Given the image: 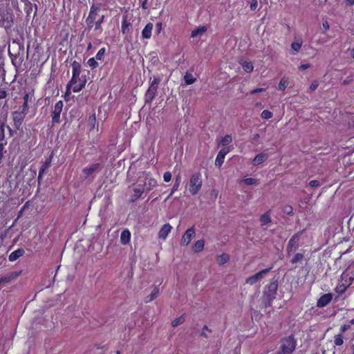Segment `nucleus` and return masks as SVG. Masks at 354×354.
<instances>
[{
	"label": "nucleus",
	"instance_id": "1",
	"mask_svg": "<svg viewBox=\"0 0 354 354\" xmlns=\"http://www.w3.org/2000/svg\"><path fill=\"white\" fill-rule=\"evenodd\" d=\"M72 66V77L68 82L73 85V91L78 93L81 91L86 86V77L85 75H81L82 65L77 61H73L71 64Z\"/></svg>",
	"mask_w": 354,
	"mask_h": 354
},
{
	"label": "nucleus",
	"instance_id": "2",
	"mask_svg": "<svg viewBox=\"0 0 354 354\" xmlns=\"http://www.w3.org/2000/svg\"><path fill=\"white\" fill-rule=\"evenodd\" d=\"M104 15H101L100 12L90 10L86 19L87 28L88 30L94 28L97 33L101 34L103 30L102 24L104 23Z\"/></svg>",
	"mask_w": 354,
	"mask_h": 354
},
{
	"label": "nucleus",
	"instance_id": "3",
	"mask_svg": "<svg viewBox=\"0 0 354 354\" xmlns=\"http://www.w3.org/2000/svg\"><path fill=\"white\" fill-rule=\"evenodd\" d=\"M8 54L12 64L15 67L21 66L24 59V45L13 41L12 48L10 46L8 48Z\"/></svg>",
	"mask_w": 354,
	"mask_h": 354
},
{
	"label": "nucleus",
	"instance_id": "4",
	"mask_svg": "<svg viewBox=\"0 0 354 354\" xmlns=\"http://www.w3.org/2000/svg\"><path fill=\"white\" fill-rule=\"evenodd\" d=\"M297 346V340L293 335L285 337L281 340V345L279 351L282 354H292Z\"/></svg>",
	"mask_w": 354,
	"mask_h": 354
},
{
	"label": "nucleus",
	"instance_id": "5",
	"mask_svg": "<svg viewBox=\"0 0 354 354\" xmlns=\"http://www.w3.org/2000/svg\"><path fill=\"white\" fill-rule=\"evenodd\" d=\"M161 81L159 76L154 77L153 80L150 83V85L145 94V104H151L154 100L158 85Z\"/></svg>",
	"mask_w": 354,
	"mask_h": 354
},
{
	"label": "nucleus",
	"instance_id": "6",
	"mask_svg": "<svg viewBox=\"0 0 354 354\" xmlns=\"http://www.w3.org/2000/svg\"><path fill=\"white\" fill-rule=\"evenodd\" d=\"M203 185L202 176L199 172L194 173L190 177L188 184L189 192L196 195L201 190Z\"/></svg>",
	"mask_w": 354,
	"mask_h": 354
},
{
	"label": "nucleus",
	"instance_id": "7",
	"mask_svg": "<svg viewBox=\"0 0 354 354\" xmlns=\"http://www.w3.org/2000/svg\"><path fill=\"white\" fill-rule=\"evenodd\" d=\"M303 232L300 231L294 234L288 242L286 247V252L288 256L295 252L299 248V239Z\"/></svg>",
	"mask_w": 354,
	"mask_h": 354
},
{
	"label": "nucleus",
	"instance_id": "8",
	"mask_svg": "<svg viewBox=\"0 0 354 354\" xmlns=\"http://www.w3.org/2000/svg\"><path fill=\"white\" fill-rule=\"evenodd\" d=\"M277 288V281H272L266 286L263 295L268 300L269 305H270L272 301L275 299Z\"/></svg>",
	"mask_w": 354,
	"mask_h": 354
},
{
	"label": "nucleus",
	"instance_id": "9",
	"mask_svg": "<svg viewBox=\"0 0 354 354\" xmlns=\"http://www.w3.org/2000/svg\"><path fill=\"white\" fill-rule=\"evenodd\" d=\"M63 106L64 104L62 100H59L55 103L53 109L51 112L52 123L53 125L60 123V116L61 113L62 111Z\"/></svg>",
	"mask_w": 354,
	"mask_h": 354
},
{
	"label": "nucleus",
	"instance_id": "10",
	"mask_svg": "<svg viewBox=\"0 0 354 354\" xmlns=\"http://www.w3.org/2000/svg\"><path fill=\"white\" fill-rule=\"evenodd\" d=\"M158 185L156 180L151 177L150 172L146 173V177L142 184H138L139 187H145V191L149 192Z\"/></svg>",
	"mask_w": 354,
	"mask_h": 354
},
{
	"label": "nucleus",
	"instance_id": "11",
	"mask_svg": "<svg viewBox=\"0 0 354 354\" xmlns=\"http://www.w3.org/2000/svg\"><path fill=\"white\" fill-rule=\"evenodd\" d=\"M195 234H196V232H195V228L194 226L187 229L182 236V239L180 241L181 245H183V246L188 245L189 244V243L191 242L192 239L195 236Z\"/></svg>",
	"mask_w": 354,
	"mask_h": 354
},
{
	"label": "nucleus",
	"instance_id": "12",
	"mask_svg": "<svg viewBox=\"0 0 354 354\" xmlns=\"http://www.w3.org/2000/svg\"><path fill=\"white\" fill-rule=\"evenodd\" d=\"M271 269L272 267L261 270V271L257 272L254 275L248 277L246 279V283L250 285H254L258 281H259L263 277L264 274L269 272L271 270Z\"/></svg>",
	"mask_w": 354,
	"mask_h": 354
},
{
	"label": "nucleus",
	"instance_id": "13",
	"mask_svg": "<svg viewBox=\"0 0 354 354\" xmlns=\"http://www.w3.org/2000/svg\"><path fill=\"white\" fill-rule=\"evenodd\" d=\"M108 8L107 0H92L90 10L100 12Z\"/></svg>",
	"mask_w": 354,
	"mask_h": 354
},
{
	"label": "nucleus",
	"instance_id": "14",
	"mask_svg": "<svg viewBox=\"0 0 354 354\" xmlns=\"http://www.w3.org/2000/svg\"><path fill=\"white\" fill-rule=\"evenodd\" d=\"M26 114L19 111H15L12 113V119L14 122L15 127L19 130L21 124L24 120V118L26 117Z\"/></svg>",
	"mask_w": 354,
	"mask_h": 354
},
{
	"label": "nucleus",
	"instance_id": "15",
	"mask_svg": "<svg viewBox=\"0 0 354 354\" xmlns=\"http://www.w3.org/2000/svg\"><path fill=\"white\" fill-rule=\"evenodd\" d=\"M102 168L100 163H93L89 167H86L83 169L82 172L84 175V178H87L90 177L95 171L100 170Z\"/></svg>",
	"mask_w": 354,
	"mask_h": 354
},
{
	"label": "nucleus",
	"instance_id": "16",
	"mask_svg": "<svg viewBox=\"0 0 354 354\" xmlns=\"http://www.w3.org/2000/svg\"><path fill=\"white\" fill-rule=\"evenodd\" d=\"M132 30V24L128 19L127 15H124L122 17V24H121V32L122 35H125L129 33Z\"/></svg>",
	"mask_w": 354,
	"mask_h": 354
},
{
	"label": "nucleus",
	"instance_id": "17",
	"mask_svg": "<svg viewBox=\"0 0 354 354\" xmlns=\"http://www.w3.org/2000/svg\"><path fill=\"white\" fill-rule=\"evenodd\" d=\"M230 152V149H222L217 154L215 160V165L220 168L225 160V156Z\"/></svg>",
	"mask_w": 354,
	"mask_h": 354
},
{
	"label": "nucleus",
	"instance_id": "18",
	"mask_svg": "<svg viewBox=\"0 0 354 354\" xmlns=\"http://www.w3.org/2000/svg\"><path fill=\"white\" fill-rule=\"evenodd\" d=\"M333 295L331 293H326L322 295L317 300V306L319 308L327 306L332 300Z\"/></svg>",
	"mask_w": 354,
	"mask_h": 354
},
{
	"label": "nucleus",
	"instance_id": "19",
	"mask_svg": "<svg viewBox=\"0 0 354 354\" xmlns=\"http://www.w3.org/2000/svg\"><path fill=\"white\" fill-rule=\"evenodd\" d=\"M171 229L172 227L169 223L163 225L158 232V238L162 240L166 239L169 234L171 232Z\"/></svg>",
	"mask_w": 354,
	"mask_h": 354
},
{
	"label": "nucleus",
	"instance_id": "20",
	"mask_svg": "<svg viewBox=\"0 0 354 354\" xmlns=\"http://www.w3.org/2000/svg\"><path fill=\"white\" fill-rule=\"evenodd\" d=\"M145 192V187H139L133 189V194L131 195L129 198L130 203H134L140 198H141L142 195Z\"/></svg>",
	"mask_w": 354,
	"mask_h": 354
},
{
	"label": "nucleus",
	"instance_id": "21",
	"mask_svg": "<svg viewBox=\"0 0 354 354\" xmlns=\"http://www.w3.org/2000/svg\"><path fill=\"white\" fill-rule=\"evenodd\" d=\"M268 154L264 152L258 153L252 160V165L254 166H257L259 165H261L263 162H264L268 159Z\"/></svg>",
	"mask_w": 354,
	"mask_h": 354
},
{
	"label": "nucleus",
	"instance_id": "22",
	"mask_svg": "<svg viewBox=\"0 0 354 354\" xmlns=\"http://www.w3.org/2000/svg\"><path fill=\"white\" fill-rule=\"evenodd\" d=\"M21 273V271H16V272H12L10 274L3 276L1 277V281L2 283H9L12 280L16 279L17 277H19Z\"/></svg>",
	"mask_w": 354,
	"mask_h": 354
},
{
	"label": "nucleus",
	"instance_id": "23",
	"mask_svg": "<svg viewBox=\"0 0 354 354\" xmlns=\"http://www.w3.org/2000/svg\"><path fill=\"white\" fill-rule=\"evenodd\" d=\"M153 25L152 23H148L142 30V37L144 39H149L151 37V32Z\"/></svg>",
	"mask_w": 354,
	"mask_h": 354
},
{
	"label": "nucleus",
	"instance_id": "24",
	"mask_svg": "<svg viewBox=\"0 0 354 354\" xmlns=\"http://www.w3.org/2000/svg\"><path fill=\"white\" fill-rule=\"evenodd\" d=\"M25 253V251L23 248H19L13 252H12L9 257V261H15L19 257H22Z\"/></svg>",
	"mask_w": 354,
	"mask_h": 354
},
{
	"label": "nucleus",
	"instance_id": "25",
	"mask_svg": "<svg viewBox=\"0 0 354 354\" xmlns=\"http://www.w3.org/2000/svg\"><path fill=\"white\" fill-rule=\"evenodd\" d=\"M130 240H131V232L127 229L124 230L121 232L120 242L123 245H126V244H127V243H129L130 242Z\"/></svg>",
	"mask_w": 354,
	"mask_h": 354
},
{
	"label": "nucleus",
	"instance_id": "26",
	"mask_svg": "<svg viewBox=\"0 0 354 354\" xmlns=\"http://www.w3.org/2000/svg\"><path fill=\"white\" fill-rule=\"evenodd\" d=\"M239 63L246 73H251L254 69L253 64L250 61L241 59Z\"/></svg>",
	"mask_w": 354,
	"mask_h": 354
},
{
	"label": "nucleus",
	"instance_id": "27",
	"mask_svg": "<svg viewBox=\"0 0 354 354\" xmlns=\"http://www.w3.org/2000/svg\"><path fill=\"white\" fill-rule=\"evenodd\" d=\"M159 294V288L158 287H155L151 293L149 295V296H147L145 298V303H149V302H151V301H153L156 297H157V296Z\"/></svg>",
	"mask_w": 354,
	"mask_h": 354
},
{
	"label": "nucleus",
	"instance_id": "28",
	"mask_svg": "<svg viewBox=\"0 0 354 354\" xmlns=\"http://www.w3.org/2000/svg\"><path fill=\"white\" fill-rule=\"evenodd\" d=\"M260 222L262 226H264L271 222L270 211L264 213L260 217Z\"/></svg>",
	"mask_w": 354,
	"mask_h": 354
},
{
	"label": "nucleus",
	"instance_id": "29",
	"mask_svg": "<svg viewBox=\"0 0 354 354\" xmlns=\"http://www.w3.org/2000/svg\"><path fill=\"white\" fill-rule=\"evenodd\" d=\"M344 344V335L342 334H337L333 337L334 348L335 346H340Z\"/></svg>",
	"mask_w": 354,
	"mask_h": 354
},
{
	"label": "nucleus",
	"instance_id": "30",
	"mask_svg": "<svg viewBox=\"0 0 354 354\" xmlns=\"http://www.w3.org/2000/svg\"><path fill=\"white\" fill-rule=\"evenodd\" d=\"M304 258V254L303 253L297 252L295 254L293 257L290 260V263L295 265L297 263L301 262Z\"/></svg>",
	"mask_w": 354,
	"mask_h": 354
},
{
	"label": "nucleus",
	"instance_id": "31",
	"mask_svg": "<svg viewBox=\"0 0 354 354\" xmlns=\"http://www.w3.org/2000/svg\"><path fill=\"white\" fill-rule=\"evenodd\" d=\"M204 245L205 242L203 239L198 240L197 241L195 242L193 246V250L195 252H200L203 250Z\"/></svg>",
	"mask_w": 354,
	"mask_h": 354
},
{
	"label": "nucleus",
	"instance_id": "32",
	"mask_svg": "<svg viewBox=\"0 0 354 354\" xmlns=\"http://www.w3.org/2000/svg\"><path fill=\"white\" fill-rule=\"evenodd\" d=\"M302 40L299 39L297 41H294L291 44V48L293 50V55H295L299 51L302 46Z\"/></svg>",
	"mask_w": 354,
	"mask_h": 354
},
{
	"label": "nucleus",
	"instance_id": "33",
	"mask_svg": "<svg viewBox=\"0 0 354 354\" xmlns=\"http://www.w3.org/2000/svg\"><path fill=\"white\" fill-rule=\"evenodd\" d=\"M288 84H289L288 79L285 77H283L279 83L278 89L280 91H284L287 88Z\"/></svg>",
	"mask_w": 354,
	"mask_h": 354
},
{
	"label": "nucleus",
	"instance_id": "34",
	"mask_svg": "<svg viewBox=\"0 0 354 354\" xmlns=\"http://www.w3.org/2000/svg\"><path fill=\"white\" fill-rule=\"evenodd\" d=\"M230 259V257L227 254L223 253L217 257V261L219 265H223L226 263Z\"/></svg>",
	"mask_w": 354,
	"mask_h": 354
},
{
	"label": "nucleus",
	"instance_id": "35",
	"mask_svg": "<svg viewBox=\"0 0 354 354\" xmlns=\"http://www.w3.org/2000/svg\"><path fill=\"white\" fill-rule=\"evenodd\" d=\"M196 80V79L193 77L192 73L187 72L184 75V81L188 85L194 84Z\"/></svg>",
	"mask_w": 354,
	"mask_h": 354
},
{
	"label": "nucleus",
	"instance_id": "36",
	"mask_svg": "<svg viewBox=\"0 0 354 354\" xmlns=\"http://www.w3.org/2000/svg\"><path fill=\"white\" fill-rule=\"evenodd\" d=\"M232 141V136L230 135H225L224 137H223L218 145L222 146H227L229 144H230Z\"/></svg>",
	"mask_w": 354,
	"mask_h": 354
},
{
	"label": "nucleus",
	"instance_id": "37",
	"mask_svg": "<svg viewBox=\"0 0 354 354\" xmlns=\"http://www.w3.org/2000/svg\"><path fill=\"white\" fill-rule=\"evenodd\" d=\"M207 30L205 26L199 27L192 31L191 37H196L199 35L203 34Z\"/></svg>",
	"mask_w": 354,
	"mask_h": 354
},
{
	"label": "nucleus",
	"instance_id": "38",
	"mask_svg": "<svg viewBox=\"0 0 354 354\" xmlns=\"http://www.w3.org/2000/svg\"><path fill=\"white\" fill-rule=\"evenodd\" d=\"M348 288V285L344 286L343 283H338L335 288V290L339 295L344 294Z\"/></svg>",
	"mask_w": 354,
	"mask_h": 354
},
{
	"label": "nucleus",
	"instance_id": "39",
	"mask_svg": "<svg viewBox=\"0 0 354 354\" xmlns=\"http://www.w3.org/2000/svg\"><path fill=\"white\" fill-rule=\"evenodd\" d=\"M73 85L71 84L68 83L66 86V91L64 95V98L65 101H68L70 95L71 94V89L73 90Z\"/></svg>",
	"mask_w": 354,
	"mask_h": 354
},
{
	"label": "nucleus",
	"instance_id": "40",
	"mask_svg": "<svg viewBox=\"0 0 354 354\" xmlns=\"http://www.w3.org/2000/svg\"><path fill=\"white\" fill-rule=\"evenodd\" d=\"M86 64L91 68L95 69L97 68L99 66L98 62L95 57L89 58L86 62Z\"/></svg>",
	"mask_w": 354,
	"mask_h": 354
},
{
	"label": "nucleus",
	"instance_id": "41",
	"mask_svg": "<svg viewBox=\"0 0 354 354\" xmlns=\"http://www.w3.org/2000/svg\"><path fill=\"white\" fill-rule=\"evenodd\" d=\"M6 122H0V142H3L5 141V130H6Z\"/></svg>",
	"mask_w": 354,
	"mask_h": 354
},
{
	"label": "nucleus",
	"instance_id": "42",
	"mask_svg": "<svg viewBox=\"0 0 354 354\" xmlns=\"http://www.w3.org/2000/svg\"><path fill=\"white\" fill-rule=\"evenodd\" d=\"M181 181V176L180 174L176 176L174 183L172 187V192H175L178 189Z\"/></svg>",
	"mask_w": 354,
	"mask_h": 354
},
{
	"label": "nucleus",
	"instance_id": "43",
	"mask_svg": "<svg viewBox=\"0 0 354 354\" xmlns=\"http://www.w3.org/2000/svg\"><path fill=\"white\" fill-rule=\"evenodd\" d=\"M185 322V317L183 315H181L176 319H174L171 322L172 327H176L180 324H182Z\"/></svg>",
	"mask_w": 354,
	"mask_h": 354
},
{
	"label": "nucleus",
	"instance_id": "44",
	"mask_svg": "<svg viewBox=\"0 0 354 354\" xmlns=\"http://www.w3.org/2000/svg\"><path fill=\"white\" fill-rule=\"evenodd\" d=\"M106 53V48L104 47L100 48L95 55V59L99 61H102Z\"/></svg>",
	"mask_w": 354,
	"mask_h": 354
},
{
	"label": "nucleus",
	"instance_id": "45",
	"mask_svg": "<svg viewBox=\"0 0 354 354\" xmlns=\"http://www.w3.org/2000/svg\"><path fill=\"white\" fill-rule=\"evenodd\" d=\"M54 153L51 152L50 155L46 159L45 162L42 164V166L46 169L50 166Z\"/></svg>",
	"mask_w": 354,
	"mask_h": 354
},
{
	"label": "nucleus",
	"instance_id": "46",
	"mask_svg": "<svg viewBox=\"0 0 354 354\" xmlns=\"http://www.w3.org/2000/svg\"><path fill=\"white\" fill-rule=\"evenodd\" d=\"M261 116L263 119L268 120L273 116V114L271 111L268 110H263L261 113Z\"/></svg>",
	"mask_w": 354,
	"mask_h": 354
},
{
	"label": "nucleus",
	"instance_id": "47",
	"mask_svg": "<svg viewBox=\"0 0 354 354\" xmlns=\"http://www.w3.org/2000/svg\"><path fill=\"white\" fill-rule=\"evenodd\" d=\"M319 86V82L317 80H314L312 82V83L310 84V86H309V91L310 92H313L315 91L317 87Z\"/></svg>",
	"mask_w": 354,
	"mask_h": 354
},
{
	"label": "nucleus",
	"instance_id": "48",
	"mask_svg": "<svg viewBox=\"0 0 354 354\" xmlns=\"http://www.w3.org/2000/svg\"><path fill=\"white\" fill-rule=\"evenodd\" d=\"M46 169L44 168L42 165L41 166L40 169H39V174H38V177H37V180H38V183L39 184L41 183V181L42 180V177H43V175L45 173Z\"/></svg>",
	"mask_w": 354,
	"mask_h": 354
},
{
	"label": "nucleus",
	"instance_id": "49",
	"mask_svg": "<svg viewBox=\"0 0 354 354\" xmlns=\"http://www.w3.org/2000/svg\"><path fill=\"white\" fill-rule=\"evenodd\" d=\"M7 145V142L5 141L4 142H0V164L2 162V159L3 158V153H4V146Z\"/></svg>",
	"mask_w": 354,
	"mask_h": 354
},
{
	"label": "nucleus",
	"instance_id": "50",
	"mask_svg": "<svg viewBox=\"0 0 354 354\" xmlns=\"http://www.w3.org/2000/svg\"><path fill=\"white\" fill-rule=\"evenodd\" d=\"M244 183L247 185H255L256 183H257V180L255 178H245L243 180Z\"/></svg>",
	"mask_w": 354,
	"mask_h": 354
},
{
	"label": "nucleus",
	"instance_id": "51",
	"mask_svg": "<svg viewBox=\"0 0 354 354\" xmlns=\"http://www.w3.org/2000/svg\"><path fill=\"white\" fill-rule=\"evenodd\" d=\"M25 114H27L28 111V102H24L23 105L19 108L18 110Z\"/></svg>",
	"mask_w": 354,
	"mask_h": 354
},
{
	"label": "nucleus",
	"instance_id": "52",
	"mask_svg": "<svg viewBox=\"0 0 354 354\" xmlns=\"http://www.w3.org/2000/svg\"><path fill=\"white\" fill-rule=\"evenodd\" d=\"M171 173L170 171H166L163 174L164 181L166 183L169 182L171 180Z\"/></svg>",
	"mask_w": 354,
	"mask_h": 354
},
{
	"label": "nucleus",
	"instance_id": "53",
	"mask_svg": "<svg viewBox=\"0 0 354 354\" xmlns=\"http://www.w3.org/2000/svg\"><path fill=\"white\" fill-rule=\"evenodd\" d=\"M283 212L286 214H291L293 212V208L290 205H286L283 209Z\"/></svg>",
	"mask_w": 354,
	"mask_h": 354
},
{
	"label": "nucleus",
	"instance_id": "54",
	"mask_svg": "<svg viewBox=\"0 0 354 354\" xmlns=\"http://www.w3.org/2000/svg\"><path fill=\"white\" fill-rule=\"evenodd\" d=\"M351 326L349 324H344L340 327L339 329V334H342L344 335V333L348 330L350 328Z\"/></svg>",
	"mask_w": 354,
	"mask_h": 354
},
{
	"label": "nucleus",
	"instance_id": "55",
	"mask_svg": "<svg viewBox=\"0 0 354 354\" xmlns=\"http://www.w3.org/2000/svg\"><path fill=\"white\" fill-rule=\"evenodd\" d=\"M258 6V1L257 0H250V10H255Z\"/></svg>",
	"mask_w": 354,
	"mask_h": 354
},
{
	"label": "nucleus",
	"instance_id": "56",
	"mask_svg": "<svg viewBox=\"0 0 354 354\" xmlns=\"http://www.w3.org/2000/svg\"><path fill=\"white\" fill-rule=\"evenodd\" d=\"M8 93L5 88H0V100L7 97Z\"/></svg>",
	"mask_w": 354,
	"mask_h": 354
},
{
	"label": "nucleus",
	"instance_id": "57",
	"mask_svg": "<svg viewBox=\"0 0 354 354\" xmlns=\"http://www.w3.org/2000/svg\"><path fill=\"white\" fill-rule=\"evenodd\" d=\"M309 185L313 187H318L320 186V183L317 180H313L310 181Z\"/></svg>",
	"mask_w": 354,
	"mask_h": 354
},
{
	"label": "nucleus",
	"instance_id": "58",
	"mask_svg": "<svg viewBox=\"0 0 354 354\" xmlns=\"http://www.w3.org/2000/svg\"><path fill=\"white\" fill-rule=\"evenodd\" d=\"M147 1L148 0H139V1L141 2L140 6L143 10H147L149 8Z\"/></svg>",
	"mask_w": 354,
	"mask_h": 354
},
{
	"label": "nucleus",
	"instance_id": "59",
	"mask_svg": "<svg viewBox=\"0 0 354 354\" xmlns=\"http://www.w3.org/2000/svg\"><path fill=\"white\" fill-rule=\"evenodd\" d=\"M266 90V88H254L253 90H252L250 91V94H257V93H261V92H263Z\"/></svg>",
	"mask_w": 354,
	"mask_h": 354
},
{
	"label": "nucleus",
	"instance_id": "60",
	"mask_svg": "<svg viewBox=\"0 0 354 354\" xmlns=\"http://www.w3.org/2000/svg\"><path fill=\"white\" fill-rule=\"evenodd\" d=\"M353 281V278L352 277H349L348 279H345L344 280V282H342L344 283V286H346L348 285V288L352 284Z\"/></svg>",
	"mask_w": 354,
	"mask_h": 354
},
{
	"label": "nucleus",
	"instance_id": "61",
	"mask_svg": "<svg viewBox=\"0 0 354 354\" xmlns=\"http://www.w3.org/2000/svg\"><path fill=\"white\" fill-rule=\"evenodd\" d=\"M162 29V24L161 22H158L156 24V30L157 33H160Z\"/></svg>",
	"mask_w": 354,
	"mask_h": 354
},
{
	"label": "nucleus",
	"instance_id": "62",
	"mask_svg": "<svg viewBox=\"0 0 354 354\" xmlns=\"http://www.w3.org/2000/svg\"><path fill=\"white\" fill-rule=\"evenodd\" d=\"M310 65L309 64H304L299 66V69L300 71H304L310 68Z\"/></svg>",
	"mask_w": 354,
	"mask_h": 354
},
{
	"label": "nucleus",
	"instance_id": "63",
	"mask_svg": "<svg viewBox=\"0 0 354 354\" xmlns=\"http://www.w3.org/2000/svg\"><path fill=\"white\" fill-rule=\"evenodd\" d=\"M322 26H323V28H324V29L325 30H328L329 29V27H330V26H329V24L328 23V21H323V23H322Z\"/></svg>",
	"mask_w": 354,
	"mask_h": 354
},
{
	"label": "nucleus",
	"instance_id": "64",
	"mask_svg": "<svg viewBox=\"0 0 354 354\" xmlns=\"http://www.w3.org/2000/svg\"><path fill=\"white\" fill-rule=\"evenodd\" d=\"M23 99H24V102H28V100H29V94H28V93H26V94L24 95Z\"/></svg>",
	"mask_w": 354,
	"mask_h": 354
}]
</instances>
